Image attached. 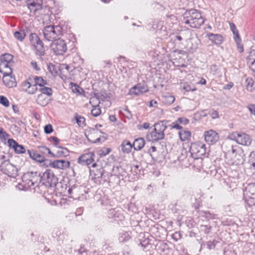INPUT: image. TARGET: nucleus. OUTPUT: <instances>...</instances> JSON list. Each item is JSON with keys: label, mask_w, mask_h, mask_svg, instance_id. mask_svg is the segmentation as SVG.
<instances>
[{"label": "nucleus", "mask_w": 255, "mask_h": 255, "mask_svg": "<svg viewBox=\"0 0 255 255\" xmlns=\"http://www.w3.org/2000/svg\"><path fill=\"white\" fill-rule=\"evenodd\" d=\"M166 128V126L163 122L155 123L148 129L145 136L146 140L154 142L163 139Z\"/></svg>", "instance_id": "f257e3e1"}, {"label": "nucleus", "mask_w": 255, "mask_h": 255, "mask_svg": "<svg viewBox=\"0 0 255 255\" xmlns=\"http://www.w3.org/2000/svg\"><path fill=\"white\" fill-rule=\"evenodd\" d=\"M228 160L232 165H238L243 164L245 160V154L243 149L238 145L232 146Z\"/></svg>", "instance_id": "f03ea898"}, {"label": "nucleus", "mask_w": 255, "mask_h": 255, "mask_svg": "<svg viewBox=\"0 0 255 255\" xmlns=\"http://www.w3.org/2000/svg\"><path fill=\"white\" fill-rule=\"evenodd\" d=\"M189 15L185 18V23L195 28H199L204 23V20L201 14L196 10L189 11Z\"/></svg>", "instance_id": "7ed1b4c3"}, {"label": "nucleus", "mask_w": 255, "mask_h": 255, "mask_svg": "<svg viewBox=\"0 0 255 255\" xmlns=\"http://www.w3.org/2000/svg\"><path fill=\"white\" fill-rule=\"evenodd\" d=\"M39 93L35 98L36 103L41 107H45L51 102L53 91L51 88L39 89Z\"/></svg>", "instance_id": "20e7f679"}, {"label": "nucleus", "mask_w": 255, "mask_h": 255, "mask_svg": "<svg viewBox=\"0 0 255 255\" xmlns=\"http://www.w3.org/2000/svg\"><path fill=\"white\" fill-rule=\"evenodd\" d=\"M13 56L9 53L2 54L0 58V72L1 73H12V66L14 64Z\"/></svg>", "instance_id": "39448f33"}, {"label": "nucleus", "mask_w": 255, "mask_h": 255, "mask_svg": "<svg viewBox=\"0 0 255 255\" xmlns=\"http://www.w3.org/2000/svg\"><path fill=\"white\" fill-rule=\"evenodd\" d=\"M229 138L243 146H249L252 142L250 135L237 131L231 132L229 135Z\"/></svg>", "instance_id": "423d86ee"}, {"label": "nucleus", "mask_w": 255, "mask_h": 255, "mask_svg": "<svg viewBox=\"0 0 255 255\" xmlns=\"http://www.w3.org/2000/svg\"><path fill=\"white\" fill-rule=\"evenodd\" d=\"M40 181V174L37 172H27L22 177V185L25 190Z\"/></svg>", "instance_id": "0eeeda50"}, {"label": "nucleus", "mask_w": 255, "mask_h": 255, "mask_svg": "<svg viewBox=\"0 0 255 255\" xmlns=\"http://www.w3.org/2000/svg\"><path fill=\"white\" fill-rule=\"evenodd\" d=\"M62 28L59 25H48L43 30L45 39L48 41H53L62 34Z\"/></svg>", "instance_id": "6e6552de"}, {"label": "nucleus", "mask_w": 255, "mask_h": 255, "mask_svg": "<svg viewBox=\"0 0 255 255\" xmlns=\"http://www.w3.org/2000/svg\"><path fill=\"white\" fill-rule=\"evenodd\" d=\"M40 182L42 185L50 187L55 186L58 182V178L51 169H47L40 175Z\"/></svg>", "instance_id": "1a4fd4ad"}, {"label": "nucleus", "mask_w": 255, "mask_h": 255, "mask_svg": "<svg viewBox=\"0 0 255 255\" xmlns=\"http://www.w3.org/2000/svg\"><path fill=\"white\" fill-rule=\"evenodd\" d=\"M30 42L33 47L35 53L39 55H43L44 53V48L42 41L35 33H31L30 35Z\"/></svg>", "instance_id": "9d476101"}, {"label": "nucleus", "mask_w": 255, "mask_h": 255, "mask_svg": "<svg viewBox=\"0 0 255 255\" xmlns=\"http://www.w3.org/2000/svg\"><path fill=\"white\" fill-rule=\"evenodd\" d=\"M20 89L22 92L29 95L35 94L38 88L33 82L32 77H29L27 79L22 82L20 84Z\"/></svg>", "instance_id": "9b49d317"}, {"label": "nucleus", "mask_w": 255, "mask_h": 255, "mask_svg": "<svg viewBox=\"0 0 255 255\" xmlns=\"http://www.w3.org/2000/svg\"><path fill=\"white\" fill-rule=\"evenodd\" d=\"M190 151L196 158L201 157L206 153V145L200 141L193 142L191 145Z\"/></svg>", "instance_id": "f8f14e48"}, {"label": "nucleus", "mask_w": 255, "mask_h": 255, "mask_svg": "<svg viewBox=\"0 0 255 255\" xmlns=\"http://www.w3.org/2000/svg\"><path fill=\"white\" fill-rule=\"evenodd\" d=\"M244 197L249 206L255 205V184H249L246 188Z\"/></svg>", "instance_id": "ddd939ff"}, {"label": "nucleus", "mask_w": 255, "mask_h": 255, "mask_svg": "<svg viewBox=\"0 0 255 255\" xmlns=\"http://www.w3.org/2000/svg\"><path fill=\"white\" fill-rule=\"evenodd\" d=\"M70 161L64 159H56L50 160L49 165H46V167H51L54 169L65 170L70 167Z\"/></svg>", "instance_id": "4468645a"}, {"label": "nucleus", "mask_w": 255, "mask_h": 255, "mask_svg": "<svg viewBox=\"0 0 255 255\" xmlns=\"http://www.w3.org/2000/svg\"><path fill=\"white\" fill-rule=\"evenodd\" d=\"M51 48L57 55H62L67 51V44L64 40L58 39L52 42Z\"/></svg>", "instance_id": "2eb2a0df"}, {"label": "nucleus", "mask_w": 255, "mask_h": 255, "mask_svg": "<svg viewBox=\"0 0 255 255\" xmlns=\"http://www.w3.org/2000/svg\"><path fill=\"white\" fill-rule=\"evenodd\" d=\"M1 170L10 177H15L17 175L16 167L7 161H4L1 164Z\"/></svg>", "instance_id": "dca6fc26"}, {"label": "nucleus", "mask_w": 255, "mask_h": 255, "mask_svg": "<svg viewBox=\"0 0 255 255\" xmlns=\"http://www.w3.org/2000/svg\"><path fill=\"white\" fill-rule=\"evenodd\" d=\"M204 136L206 142L210 144H215L220 137L218 133L213 129L205 131Z\"/></svg>", "instance_id": "f3484780"}, {"label": "nucleus", "mask_w": 255, "mask_h": 255, "mask_svg": "<svg viewBox=\"0 0 255 255\" xmlns=\"http://www.w3.org/2000/svg\"><path fill=\"white\" fill-rule=\"evenodd\" d=\"M89 103L92 107L91 111V115L94 117L100 116L102 111L99 106L100 103L99 99L96 97H92L90 99Z\"/></svg>", "instance_id": "a211bd4d"}, {"label": "nucleus", "mask_w": 255, "mask_h": 255, "mask_svg": "<svg viewBox=\"0 0 255 255\" xmlns=\"http://www.w3.org/2000/svg\"><path fill=\"white\" fill-rule=\"evenodd\" d=\"M95 153L92 151H88L81 155L78 159L79 164L89 165L94 161Z\"/></svg>", "instance_id": "6ab92c4d"}, {"label": "nucleus", "mask_w": 255, "mask_h": 255, "mask_svg": "<svg viewBox=\"0 0 255 255\" xmlns=\"http://www.w3.org/2000/svg\"><path fill=\"white\" fill-rule=\"evenodd\" d=\"M1 74L3 75L2 82L5 86L9 88L16 87L17 83L12 72L9 74Z\"/></svg>", "instance_id": "aec40b11"}, {"label": "nucleus", "mask_w": 255, "mask_h": 255, "mask_svg": "<svg viewBox=\"0 0 255 255\" xmlns=\"http://www.w3.org/2000/svg\"><path fill=\"white\" fill-rule=\"evenodd\" d=\"M90 174L93 179H99L102 177L103 170L100 165L94 163L90 168Z\"/></svg>", "instance_id": "412c9836"}, {"label": "nucleus", "mask_w": 255, "mask_h": 255, "mask_svg": "<svg viewBox=\"0 0 255 255\" xmlns=\"http://www.w3.org/2000/svg\"><path fill=\"white\" fill-rule=\"evenodd\" d=\"M148 91V88L147 85L140 83L137 84L129 90L130 95H139Z\"/></svg>", "instance_id": "4be33fe9"}, {"label": "nucleus", "mask_w": 255, "mask_h": 255, "mask_svg": "<svg viewBox=\"0 0 255 255\" xmlns=\"http://www.w3.org/2000/svg\"><path fill=\"white\" fill-rule=\"evenodd\" d=\"M86 136L88 140L92 143H96L100 139V132L98 130L93 128L87 130Z\"/></svg>", "instance_id": "5701e85b"}, {"label": "nucleus", "mask_w": 255, "mask_h": 255, "mask_svg": "<svg viewBox=\"0 0 255 255\" xmlns=\"http://www.w3.org/2000/svg\"><path fill=\"white\" fill-rule=\"evenodd\" d=\"M7 143L8 146L13 149L15 153L17 154L24 153L25 152V149L22 145L19 144L16 141L13 139H8Z\"/></svg>", "instance_id": "b1692460"}, {"label": "nucleus", "mask_w": 255, "mask_h": 255, "mask_svg": "<svg viewBox=\"0 0 255 255\" xmlns=\"http://www.w3.org/2000/svg\"><path fill=\"white\" fill-rule=\"evenodd\" d=\"M206 37L214 44L219 45L223 42V37L220 34H214L213 33H207Z\"/></svg>", "instance_id": "393cba45"}, {"label": "nucleus", "mask_w": 255, "mask_h": 255, "mask_svg": "<svg viewBox=\"0 0 255 255\" xmlns=\"http://www.w3.org/2000/svg\"><path fill=\"white\" fill-rule=\"evenodd\" d=\"M189 123V120L185 117L178 118L175 122L170 125L171 128L181 129L182 127L180 125L186 126Z\"/></svg>", "instance_id": "a878e982"}, {"label": "nucleus", "mask_w": 255, "mask_h": 255, "mask_svg": "<svg viewBox=\"0 0 255 255\" xmlns=\"http://www.w3.org/2000/svg\"><path fill=\"white\" fill-rule=\"evenodd\" d=\"M69 154V150L65 147L58 146L55 150V153L52 152V157L56 158L65 157Z\"/></svg>", "instance_id": "bb28decb"}, {"label": "nucleus", "mask_w": 255, "mask_h": 255, "mask_svg": "<svg viewBox=\"0 0 255 255\" xmlns=\"http://www.w3.org/2000/svg\"><path fill=\"white\" fill-rule=\"evenodd\" d=\"M27 5L30 11L34 12L41 8V0H27Z\"/></svg>", "instance_id": "cd10ccee"}, {"label": "nucleus", "mask_w": 255, "mask_h": 255, "mask_svg": "<svg viewBox=\"0 0 255 255\" xmlns=\"http://www.w3.org/2000/svg\"><path fill=\"white\" fill-rule=\"evenodd\" d=\"M34 85L37 87H40L39 89H41L43 88H49L46 86L47 85L48 82L46 80L44 79L41 76H33L32 77Z\"/></svg>", "instance_id": "c85d7f7f"}, {"label": "nucleus", "mask_w": 255, "mask_h": 255, "mask_svg": "<svg viewBox=\"0 0 255 255\" xmlns=\"http://www.w3.org/2000/svg\"><path fill=\"white\" fill-rule=\"evenodd\" d=\"M29 156L33 160L36 161L39 163L44 162L46 160L45 156L42 154H40L37 151L32 150L28 151Z\"/></svg>", "instance_id": "c756f323"}, {"label": "nucleus", "mask_w": 255, "mask_h": 255, "mask_svg": "<svg viewBox=\"0 0 255 255\" xmlns=\"http://www.w3.org/2000/svg\"><path fill=\"white\" fill-rule=\"evenodd\" d=\"M180 139L182 141H189L191 136L190 131L187 130H182L178 132Z\"/></svg>", "instance_id": "7c9ffc66"}, {"label": "nucleus", "mask_w": 255, "mask_h": 255, "mask_svg": "<svg viewBox=\"0 0 255 255\" xmlns=\"http://www.w3.org/2000/svg\"><path fill=\"white\" fill-rule=\"evenodd\" d=\"M145 145V140L142 137H139L136 139L132 144L133 147L136 150H140Z\"/></svg>", "instance_id": "2f4dec72"}, {"label": "nucleus", "mask_w": 255, "mask_h": 255, "mask_svg": "<svg viewBox=\"0 0 255 255\" xmlns=\"http://www.w3.org/2000/svg\"><path fill=\"white\" fill-rule=\"evenodd\" d=\"M70 86L73 93L79 95H83L84 94V90L78 85L73 82H71Z\"/></svg>", "instance_id": "473e14b6"}, {"label": "nucleus", "mask_w": 255, "mask_h": 255, "mask_svg": "<svg viewBox=\"0 0 255 255\" xmlns=\"http://www.w3.org/2000/svg\"><path fill=\"white\" fill-rule=\"evenodd\" d=\"M250 68L255 73V52H251L247 58Z\"/></svg>", "instance_id": "72a5a7b5"}, {"label": "nucleus", "mask_w": 255, "mask_h": 255, "mask_svg": "<svg viewBox=\"0 0 255 255\" xmlns=\"http://www.w3.org/2000/svg\"><path fill=\"white\" fill-rule=\"evenodd\" d=\"M74 120L76 121V123L79 127L83 128L86 126V119L83 116L78 114V113H75L74 115Z\"/></svg>", "instance_id": "f704fd0d"}, {"label": "nucleus", "mask_w": 255, "mask_h": 255, "mask_svg": "<svg viewBox=\"0 0 255 255\" xmlns=\"http://www.w3.org/2000/svg\"><path fill=\"white\" fill-rule=\"evenodd\" d=\"M122 150L124 153H129L133 147L132 144L128 140H124L121 145Z\"/></svg>", "instance_id": "c9c22d12"}, {"label": "nucleus", "mask_w": 255, "mask_h": 255, "mask_svg": "<svg viewBox=\"0 0 255 255\" xmlns=\"http://www.w3.org/2000/svg\"><path fill=\"white\" fill-rule=\"evenodd\" d=\"M246 87L248 91L252 92L255 90V83L252 78H248L246 80Z\"/></svg>", "instance_id": "e433bc0d"}, {"label": "nucleus", "mask_w": 255, "mask_h": 255, "mask_svg": "<svg viewBox=\"0 0 255 255\" xmlns=\"http://www.w3.org/2000/svg\"><path fill=\"white\" fill-rule=\"evenodd\" d=\"M234 40L237 45V47L238 51L240 53H242L244 51V46L242 43V40L240 37L235 38Z\"/></svg>", "instance_id": "4c0bfd02"}, {"label": "nucleus", "mask_w": 255, "mask_h": 255, "mask_svg": "<svg viewBox=\"0 0 255 255\" xmlns=\"http://www.w3.org/2000/svg\"><path fill=\"white\" fill-rule=\"evenodd\" d=\"M25 35V33L23 30L16 31L14 33V37L20 41H22L24 39Z\"/></svg>", "instance_id": "58836bf2"}, {"label": "nucleus", "mask_w": 255, "mask_h": 255, "mask_svg": "<svg viewBox=\"0 0 255 255\" xmlns=\"http://www.w3.org/2000/svg\"><path fill=\"white\" fill-rule=\"evenodd\" d=\"M0 104L5 108H8L9 107L10 103L6 97L0 95Z\"/></svg>", "instance_id": "ea45409f"}, {"label": "nucleus", "mask_w": 255, "mask_h": 255, "mask_svg": "<svg viewBox=\"0 0 255 255\" xmlns=\"http://www.w3.org/2000/svg\"><path fill=\"white\" fill-rule=\"evenodd\" d=\"M230 28L234 34V38L240 37L239 33V31L237 29L235 24L233 23H231L230 24Z\"/></svg>", "instance_id": "a19ab883"}, {"label": "nucleus", "mask_w": 255, "mask_h": 255, "mask_svg": "<svg viewBox=\"0 0 255 255\" xmlns=\"http://www.w3.org/2000/svg\"><path fill=\"white\" fill-rule=\"evenodd\" d=\"M164 102L168 104H172L175 101V97L171 95H167L163 96Z\"/></svg>", "instance_id": "79ce46f5"}, {"label": "nucleus", "mask_w": 255, "mask_h": 255, "mask_svg": "<svg viewBox=\"0 0 255 255\" xmlns=\"http://www.w3.org/2000/svg\"><path fill=\"white\" fill-rule=\"evenodd\" d=\"M9 135L4 130V129L0 127V139L2 140H5L8 137Z\"/></svg>", "instance_id": "37998d69"}, {"label": "nucleus", "mask_w": 255, "mask_h": 255, "mask_svg": "<svg viewBox=\"0 0 255 255\" xmlns=\"http://www.w3.org/2000/svg\"><path fill=\"white\" fill-rule=\"evenodd\" d=\"M183 89L187 92L195 91L196 90V88L195 86H191L189 84L185 83L183 86Z\"/></svg>", "instance_id": "c03bdc74"}, {"label": "nucleus", "mask_w": 255, "mask_h": 255, "mask_svg": "<svg viewBox=\"0 0 255 255\" xmlns=\"http://www.w3.org/2000/svg\"><path fill=\"white\" fill-rule=\"evenodd\" d=\"M39 148L40 149V151L42 153L50 154L52 157V152L49 148L46 146H39Z\"/></svg>", "instance_id": "a18cd8bd"}, {"label": "nucleus", "mask_w": 255, "mask_h": 255, "mask_svg": "<svg viewBox=\"0 0 255 255\" xmlns=\"http://www.w3.org/2000/svg\"><path fill=\"white\" fill-rule=\"evenodd\" d=\"M44 132L47 134L51 133L53 131V127L51 124H48L44 127Z\"/></svg>", "instance_id": "49530a36"}, {"label": "nucleus", "mask_w": 255, "mask_h": 255, "mask_svg": "<svg viewBox=\"0 0 255 255\" xmlns=\"http://www.w3.org/2000/svg\"><path fill=\"white\" fill-rule=\"evenodd\" d=\"M249 160L252 166L255 167V151L250 154Z\"/></svg>", "instance_id": "de8ad7c7"}, {"label": "nucleus", "mask_w": 255, "mask_h": 255, "mask_svg": "<svg viewBox=\"0 0 255 255\" xmlns=\"http://www.w3.org/2000/svg\"><path fill=\"white\" fill-rule=\"evenodd\" d=\"M209 114L210 116V117L213 119H217V118H219L218 113L217 111H216L215 110H211L210 111Z\"/></svg>", "instance_id": "09e8293b"}, {"label": "nucleus", "mask_w": 255, "mask_h": 255, "mask_svg": "<svg viewBox=\"0 0 255 255\" xmlns=\"http://www.w3.org/2000/svg\"><path fill=\"white\" fill-rule=\"evenodd\" d=\"M31 66L33 69L36 71H39L40 70V67L38 66L37 63L35 61H32L30 63Z\"/></svg>", "instance_id": "8fccbe9b"}, {"label": "nucleus", "mask_w": 255, "mask_h": 255, "mask_svg": "<svg viewBox=\"0 0 255 255\" xmlns=\"http://www.w3.org/2000/svg\"><path fill=\"white\" fill-rule=\"evenodd\" d=\"M248 108L250 112L255 116V105L250 104L248 106Z\"/></svg>", "instance_id": "3c124183"}, {"label": "nucleus", "mask_w": 255, "mask_h": 255, "mask_svg": "<svg viewBox=\"0 0 255 255\" xmlns=\"http://www.w3.org/2000/svg\"><path fill=\"white\" fill-rule=\"evenodd\" d=\"M234 86V83L232 82L226 85L223 89L224 90H230Z\"/></svg>", "instance_id": "603ef678"}, {"label": "nucleus", "mask_w": 255, "mask_h": 255, "mask_svg": "<svg viewBox=\"0 0 255 255\" xmlns=\"http://www.w3.org/2000/svg\"><path fill=\"white\" fill-rule=\"evenodd\" d=\"M50 139L55 144H58L59 143L60 140L56 136H52Z\"/></svg>", "instance_id": "864d4df0"}, {"label": "nucleus", "mask_w": 255, "mask_h": 255, "mask_svg": "<svg viewBox=\"0 0 255 255\" xmlns=\"http://www.w3.org/2000/svg\"><path fill=\"white\" fill-rule=\"evenodd\" d=\"M180 235L179 233H175L172 235V238L175 241H177V240H178V238H177V236L180 237Z\"/></svg>", "instance_id": "5fc2aeb1"}, {"label": "nucleus", "mask_w": 255, "mask_h": 255, "mask_svg": "<svg viewBox=\"0 0 255 255\" xmlns=\"http://www.w3.org/2000/svg\"><path fill=\"white\" fill-rule=\"evenodd\" d=\"M157 105V102L154 100H151L149 103V107H155Z\"/></svg>", "instance_id": "6e6d98bb"}, {"label": "nucleus", "mask_w": 255, "mask_h": 255, "mask_svg": "<svg viewBox=\"0 0 255 255\" xmlns=\"http://www.w3.org/2000/svg\"><path fill=\"white\" fill-rule=\"evenodd\" d=\"M141 126L144 129H149L150 128V124L149 123H144Z\"/></svg>", "instance_id": "4d7b16f0"}, {"label": "nucleus", "mask_w": 255, "mask_h": 255, "mask_svg": "<svg viewBox=\"0 0 255 255\" xmlns=\"http://www.w3.org/2000/svg\"><path fill=\"white\" fill-rule=\"evenodd\" d=\"M12 109L15 113H19V108L17 105H12Z\"/></svg>", "instance_id": "13d9d810"}, {"label": "nucleus", "mask_w": 255, "mask_h": 255, "mask_svg": "<svg viewBox=\"0 0 255 255\" xmlns=\"http://www.w3.org/2000/svg\"><path fill=\"white\" fill-rule=\"evenodd\" d=\"M197 84L199 85H205L206 84V80L204 78H201Z\"/></svg>", "instance_id": "bf43d9fd"}, {"label": "nucleus", "mask_w": 255, "mask_h": 255, "mask_svg": "<svg viewBox=\"0 0 255 255\" xmlns=\"http://www.w3.org/2000/svg\"><path fill=\"white\" fill-rule=\"evenodd\" d=\"M156 151V147L154 146H152L149 149V152L151 154L153 152H154Z\"/></svg>", "instance_id": "052dcab7"}, {"label": "nucleus", "mask_w": 255, "mask_h": 255, "mask_svg": "<svg viewBox=\"0 0 255 255\" xmlns=\"http://www.w3.org/2000/svg\"><path fill=\"white\" fill-rule=\"evenodd\" d=\"M109 120L112 122H115L117 121V118L115 115H110L109 116Z\"/></svg>", "instance_id": "680f3d73"}, {"label": "nucleus", "mask_w": 255, "mask_h": 255, "mask_svg": "<svg viewBox=\"0 0 255 255\" xmlns=\"http://www.w3.org/2000/svg\"><path fill=\"white\" fill-rule=\"evenodd\" d=\"M176 39L179 41H181L182 40V38L181 36L177 35L176 36Z\"/></svg>", "instance_id": "e2e57ef3"}, {"label": "nucleus", "mask_w": 255, "mask_h": 255, "mask_svg": "<svg viewBox=\"0 0 255 255\" xmlns=\"http://www.w3.org/2000/svg\"><path fill=\"white\" fill-rule=\"evenodd\" d=\"M134 167L136 168V169H137L138 167H139V166L137 165H136L134 166Z\"/></svg>", "instance_id": "0e129e2a"}, {"label": "nucleus", "mask_w": 255, "mask_h": 255, "mask_svg": "<svg viewBox=\"0 0 255 255\" xmlns=\"http://www.w3.org/2000/svg\"><path fill=\"white\" fill-rule=\"evenodd\" d=\"M253 160L255 161V158H253Z\"/></svg>", "instance_id": "69168bd1"}]
</instances>
